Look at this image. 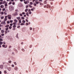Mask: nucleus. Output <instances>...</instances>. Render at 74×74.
I'll use <instances>...</instances> for the list:
<instances>
[{
    "label": "nucleus",
    "instance_id": "nucleus-40",
    "mask_svg": "<svg viewBox=\"0 0 74 74\" xmlns=\"http://www.w3.org/2000/svg\"><path fill=\"white\" fill-rule=\"evenodd\" d=\"M22 14H23V15H24V14H25V13L24 12H23L22 13Z\"/></svg>",
    "mask_w": 74,
    "mask_h": 74
},
{
    "label": "nucleus",
    "instance_id": "nucleus-57",
    "mask_svg": "<svg viewBox=\"0 0 74 74\" xmlns=\"http://www.w3.org/2000/svg\"><path fill=\"white\" fill-rule=\"evenodd\" d=\"M34 6H36V5H37V4H36V3H34Z\"/></svg>",
    "mask_w": 74,
    "mask_h": 74
},
{
    "label": "nucleus",
    "instance_id": "nucleus-53",
    "mask_svg": "<svg viewBox=\"0 0 74 74\" xmlns=\"http://www.w3.org/2000/svg\"><path fill=\"white\" fill-rule=\"evenodd\" d=\"M29 14H32V12H29Z\"/></svg>",
    "mask_w": 74,
    "mask_h": 74
},
{
    "label": "nucleus",
    "instance_id": "nucleus-25",
    "mask_svg": "<svg viewBox=\"0 0 74 74\" xmlns=\"http://www.w3.org/2000/svg\"><path fill=\"white\" fill-rule=\"evenodd\" d=\"M3 4H5L6 3V2H5V1H4L3 2Z\"/></svg>",
    "mask_w": 74,
    "mask_h": 74
},
{
    "label": "nucleus",
    "instance_id": "nucleus-41",
    "mask_svg": "<svg viewBox=\"0 0 74 74\" xmlns=\"http://www.w3.org/2000/svg\"><path fill=\"white\" fill-rule=\"evenodd\" d=\"M24 3H25V4H27V2L26 1H24Z\"/></svg>",
    "mask_w": 74,
    "mask_h": 74
},
{
    "label": "nucleus",
    "instance_id": "nucleus-37",
    "mask_svg": "<svg viewBox=\"0 0 74 74\" xmlns=\"http://www.w3.org/2000/svg\"><path fill=\"white\" fill-rule=\"evenodd\" d=\"M29 7V6H28V5H27L26 6V8H28V7Z\"/></svg>",
    "mask_w": 74,
    "mask_h": 74
},
{
    "label": "nucleus",
    "instance_id": "nucleus-11",
    "mask_svg": "<svg viewBox=\"0 0 74 74\" xmlns=\"http://www.w3.org/2000/svg\"><path fill=\"white\" fill-rule=\"evenodd\" d=\"M29 30L31 31H32V30H33V28L32 27H29Z\"/></svg>",
    "mask_w": 74,
    "mask_h": 74
},
{
    "label": "nucleus",
    "instance_id": "nucleus-34",
    "mask_svg": "<svg viewBox=\"0 0 74 74\" xmlns=\"http://www.w3.org/2000/svg\"><path fill=\"white\" fill-rule=\"evenodd\" d=\"M16 25H14L13 26V27H14V28H15V27H16Z\"/></svg>",
    "mask_w": 74,
    "mask_h": 74
},
{
    "label": "nucleus",
    "instance_id": "nucleus-24",
    "mask_svg": "<svg viewBox=\"0 0 74 74\" xmlns=\"http://www.w3.org/2000/svg\"><path fill=\"white\" fill-rule=\"evenodd\" d=\"M9 27V25H7L5 26V27Z\"/></svg>",
    "mask_w": 74,
    "mask_h": 74
},
{
    "label": "nucleus",
    "instance_id": "nucleus-52",
    "mask_svg": "<svg viewBox=\"0 0 74 74\" xmlns=\"http://www.w3.org/2000/svg\"><path fill=\"white\" fill-rule=\"evenodd\" d=\"M5 5V7H6V6H7V3H6Z\"/></svg>",
    "mask_w": 74,
    "mask_h": 74
},
{
    "label": "nucleus",
    "instance_id": "nucleus-27",
    "mask_svg": "<svg viewBox=\"0 0 74 74\" xmlns=\"http://www.w3.org/2000/svg\"><path fill=\"white\" fill-rule=\"evenodd\" d=\"M3 40L2 38H0V41H3Z\"/></svg>",
    "mask_w": 74,
    "mask_h": 74
},
{
    "label": "nucleus",
    "instance_id": "nucleus-21",
    "mask_svg": "<svg viewBox=\"0 0 74 74\" xmlns=\"http://www.w3.org/2000/svg\"><path fill=\"white\" fill-rule=\"evenodd\" d=\"M26 14L27 16H29V13H28V12H27L26 13Z\"/></svg>",
    "mask_w": 74,
    "mask_h": 74
},
{
    "label": "nucleus",
    "instance_id": "nucleus-61",
    "mask_svg": "<svg viewBox=\"0 0 74 74\" xmlns=\"http://www.w3.org/2000/svg\"><path fill=\"white\" fill-rule=\"evenodd\" d=\"M5 21H7V18H5Z\"/></svg>",
    "mask_w": 74,
    "mask_h": 74
},
{
    "label": "nucleus",
    "instance_id": "nucleus-28",
    "mask_svg": "<svg viewBox=\"0 0 74 74\" xmlns=\"http://www.w3.org/2000/svg\"><path fill=\"white\" fill-rule=\"evenodd\" d=\"M29 4L30 5H32L33 4V2H30Z\"/></svg>",
    "mask_w": 74,
    "mask_h": 74
},
{
    "label": "nucleus",
    "instance_id": "nucleus-49",
    "mask_svg": "<svg viewBox=\"0 0 74 74\" xmlns=\"http://www.w3.org/2000/svg\"><path fill=\"white\" fill-rule=\"evenodd\" d=\"M29 7L30 8H32V6L31 5H29Z\"/></svg>",
    "mask_w": 74,
    "mask_h": 74
},
{
    "label": "nucleus",
    "instance_id": "nucleus-47",
    "mask_svg": "<svg viewBox=\"0 0 74 74\" xmlns=\"http://www.w3.org/2000/svg\"><path fill=\"white\" fill-rule=\"evenodd\" d=\"M26 21L27 22H29V21L27 19H26Z\"/></svg>",
    "mask_w": 74,
    "mask_h": 74
},
{
    "label": "nucleus",
    "instance_id": "nucleus-36",
    "mask_svg": "<svg viewBox=\"0 0 74 74\" xmlns=\"http://www.w3.org/2000/svg\"><path fill=\"white\" fill-rule=\"evenodd\" d=\"M1 36H4V34H1Z\"/></svg>",
    "mask_w": 74,
    "mask_h": 74
},
{
    "label": "nucleus",
    "instance_id": "nucleus-46",
    "mask_svg": "<svg viewBox=\"0 0 74 74\" xmlns=\"http://www.w3.org/2000/svg\"><path fill=\"white\" fill-rule=\"evenodd\" d=\"M8 62L9 63H11V60L9 61Z\"/></svg>",
    "mask_w": 74,
    "mask_h": 74
},
{
    "label": "nucleus",
    "instance_id": "nucleus-15",
    "mask_svg": "<svg viewBox=\"0 0 74 74\" xmlns=\"http://www.w3.org/2000/svg\"><path fill=\"white\" fill-rule=\"evenodd\" d=\"M21 19H22L23 20H24L25 19V17H24L23 16H22L21 17Z\"/></svg>",
    "mask_w": 74,
    "mask_h": 74
},
{
    "label": "nucleus",
    "instance_id": "nucleus-23",
    "mask_svg": "<svg viewBox=\"0 0 74 74\" xmlns=\"http://www.w3.org/2000/svg\"><path fill=\"white\" fill-rule=\"evenodd\" d=\"M8 18L9 19H11V16H9L8 17Z\"/></svg>",
    "mask_w": 74,
    "mask_h": 74
},
{
    "label": "nucleus",
    "instance_id": "nucleus-51",
    "mask_svg": "<svg viewBox=\"0 0 74 74\" xmlns=\"http://www.w3.org/2000/svg\"><path fill=\"white\" fill-rule=\"evenodd\" d=\"M31 10L32 11H34V10L32 8L31 9Z\"/></svg>",
    "mask_w": 74,
    "mask_h": 74
},
{
    "label": "nucleus",
    "instance_id": "nucleus-22",
    "mask_svg": "<svg viewBox=\"0 0 74 74\" xmlns=\"http://www.w3.org/2000/svg\"><path fill=\"white\" fill-rule=\"evenodd\" d=\"M27 11H28V9H26L25 10V12H27Z\"/></svg>",
    "mask_w": 74,
    "mask_h": 74
},
{
    "label": "nucleus",
    "instance_id": "nucleus-10",
    "mask_svg": "<svg viewBox=\"0 0 74 74\" xmlns=\"http://www.w3.org/2000/svg\"><path fill=\"white\" fill-rule=\"evenodd\" d=\"M4 32H5L4 30H1V33H4Z\"/></svg>",
    "mask_w": 74,
    "mask_h": 74
},
{
    "label": "nucleus",
    "instance_id": "nucleus-26",
    "mask_svg": "<svg viewBox=\"0 0 74 74\" xmlns=\"http://www.w3.org/2000/svg\"><path fill=\"white\" fill-rule=\"evenodd\" d=\"M11 66H12V67H13V68H14V64H12V65H11Z\"/></svg>",
    "mask_w": 74,
    "mask_h": 74
},
{
    "label": "nucleus",
    "instance_id": "nucleus-6",
    "mask_svg": "<svg viewBox=\"0 0 74 74\" xmlns=\"http://www.w3.org/2000/svg\"><path fill=\"white\" fill-rule=\"evenodd\" d=\"M14 23H17L18 22V20H16V19H15L14 20Z\"/></svg>",
    "mask_w": 74,
    "mask_h": 74
},
{
    "label": "nucleus",
    "instance_id": "nucleus-9",
    "mask_svg": "<svg viewBox=\"0 0 74 74\" xmlns=\"http://www.w3.org/2000/svg\"><path fill=\"white\" fill-rule=\"evenodd\" d=\"M16 37L17 39H19V37H18V34H17Z\"/></svg>",
    "mask_w": 74,
    "mask_h": 74
},
{
    "label": "nucleus",
    "instance_id": "nucleus-48",
    "mask_svg": "<svg viewBox=\"0 0 74 74\" xmlns=\"http://www.w3.org/2000/svg\"><path fill=\"white\" fill-rule=\"evenodd\" d=\"M12 22H13V21L12 20L10 21V23H12Z\"/></svg>",
    "mask_w": 74,
    "mask_h": 74
},
{
    "label": "nucleus",
    "instance_id": "nucleus-39",
    "mask_svg": "<svg viewBox=\"0 0 74 74\" xmlns=\"http://www.w3.org/2000/svg\"><path fill=\"white\" fill-rule=\"evenodd\" d=\"M3 18H4V16H3L1 17V19H3Z\"/></svg>",
    "mask_w": 74,
    "mask_h": 74
},
{
    "label": "nucleus",
    "instance_id": "nucleus-38",
    "mask_svg": "<svg viewBox=\"0 0 74 74\" xmlns=\"http://www.w3.org/2000/svg\"><path fill=\"white\" fill-rule=\"evenodd\" d=\"M12 4V2H10L8 4Z\"/></svg>",
    "mask_w": 74,
    "mask_h": 74
},
{
    "label": "nucleus",
    "instance_id": "nucleus-3",
    "mask_svg": "<svg viewBox=\"0 0 74 74\" xmlns=\"http://www.w3.org/2000/svg\"><path fill=\"white\" fill-rule=\"evenodd\" d=\"M0 69H3V65H0Z\"/></svg>",
    "mask_w": 74,
    "mask_h": 74
},
{
    "label": "nucleus",
    "instance_id": "nucleus-19",
    "mask_svg": "<svg viewBox=\"0 0 74 74\" xmlns=\"http://www.w3.org/2000/svg\"><path fill=\"white\" fill-rule=\"evenodd\" d=\"M49 8H50V5H47V8H49Z\"/></svg>",
    "mask_w": 74,
    "mask_h": 74
},
{
    "label": "nucleus",
    "instance_id": "nucleus-58",
    "mask_svg": "<svg viewBox=\"0 0 74 74\" xmlns=\"http://www.w3.org/2000/svg\"><path fill=\"white\" fill-rule=\"evenodd\" d=\"M10 23V21H7V23L8 24Z\"/></svg>",
    "mask_w": 74,
    "mask_h": 74
},
{
    "label": "nucleus",
    "instance_id": "nucleus-13",
    "mask_svg": "<svg viewBox=\"0 0 74 74\" xmlns=\"http://www.w3.org/2000/svg\"><path fill=\"white\" fill-rule=\"evenodd\" d=\"M35 3L36 4H39V2L37 1H36Z\"/></svg>",
    "mask_w": 74,
    "mask_h": 74
},
{
    "label": "nucleus",
    "instance_id": "nucleus-33",
    "mask_svg": "<svg viewBox=\"0 0 74 74\" xmlns=\"http://www.w3.org/2000/svg\"><path fill=\"white\" fill-rule=\"evenodd\" d=\"M26 26H28V25H29V24H28V23H26Z\"/></svg>",
    "mask_w": 74,
    "mask_h": 74
},
{
    "label": "nucleus",
    "instance_id": "nucleus-43",
    "mask_svg": "<svg viewBox=\"0 0 74 74\" xmlns=\"http://www.w3.org/2000/svg\"><path fill=\"white\" fill-rule=\"evenodd\" d=\"M19 15H20V16H23L22 14H19Z\"/></svg>",
    "mask_w": 74,
    "mask_h": 74
},
{
    "label": "nucleus",
    "instance_id": "nucleus-60",
    "mask_svg": "<svg viewBox=\"0 0 74 74\" xmlns=\"http://www.w3.org/2000/svg\"><path fill=\"white\" fill-rule=\"evenodd\" d=\"M40 5H42V3H40Z\"/></svg>",
    "mask_w": 74,
    "mask_h": 74
},
{
    "label": "nucleus",
    "instance_id": "nucleus-16",
    "mask_svg": "<svg viewBox=\"0 0 74 74\" xmlns=\"http://www.w3.org/2000/svg\"><path fill=\"white\" fill-rule=\"evenodd\" d=\"M26 22V21H25L24 20H22V23H25Z\"/></svg>",
    "mask_w": 74,
    "mask_h": 74
},
{
    "label": "nucleus",
    "instance_id": "nucleus-12",
    "mask_svg": "<svg viewBox=\"0 0 74 74\" xmlns=\"http://www.w3.org/2000/svg\"><path fill=\"white\" fill-rule=\"evenodd\" d=\"M3 44V42L0 41V45H2Z\"/></svg>",
    "mask_w": 74,
    "mask_h": 74
},
{
    "label": "nucleus",
    "instance_id": "nucleus-17",
    "mask_svg": "<svg viewBox=\"0 0 74 74\" xmlns=\"http://www.w3.org/2000/svg\"><path fill=\"white\" fill-rule=\"evenodd\" d=\"M2 47L3 48H5V45H2Z\"/></svg>",
    "mask_w": 74,
    "mask_h": 74
},
{
    "label": "nucleus",
    "instance_id": "nucleus-20",
    "mask_svg": "<svg viewBox=\"0 0 74 74\" xmlns=\"http://www.w3.org/2000/svg\"><path fill=\"white\" fill-rule=\"evenodd\" d=\"M1 8H4V6L3 5H1L0 6Z\"/></svg>",
    "mask_w": 74,
    "mask_h": 74
},
{
    "label": "nucleus",
    "instance_id": "nucleus-4",
    "mask_svg": "<svg viewBox=\"0 0 74 74\" xmlns=\"http://www.w3.org/2000/svg\"><path fill=\"white\" fill-rule=\"evenodd\" d=\"M13 15L14 16H16V15H18V13L16 12L15 13H13Z\"/></svg>",
    "mask_w": 74,
    "mask_h": 74
},
{
    "label": "nucleus",
    "instance_id": "nucleus-31",
    "mask_svg": "<svg viewBox=\"0 0 74 74\" xmlns=\"http://www.w3.org/2000/svg\"><path fill=\"white\" fill-rule=\"evenodd\" d=\"M5 8H3V9L2 11H5Z\"/></svg>",
    "mask_w": 74,
    "mask_h": 74
},
{
    "label": "nucleus",
    "instance_id": "nucleus-14",
    "mask_svg": "<svg viewBox=\"0 0 74 74\" xmlns=\"http://www.w3.org/2000/svg\"><path fill=\"white\" fill-rule=\"evenodd\" d=\"M18 21H19V22H18L19 23H21L22 21H21V19L19 20Z\"/></svg>",
    "mask_w": 74,
    "mask_h": 74
},
{
    "label": "nucleus",
    "instance_id": "nucleus-7",
    "mask_svg": "<svg viewBox=\"0 0 74 74\" xmlns=\"http://www.w3.org/2000/svg\"><path fill=\"white\" fill-rule=\"evenodd\" d=\"M14 70H16H16H18V67H15L14 68Z\"/></svg>",
    "mask_w": 74,
    "mask_h": 74
},
{
    "label": "nucleus",
    "instance_id": "nucleus-59",
    "mask_svg": "<svg viewBox=\"0 0 74 74\" xmlns=\"http://www.w3.org/2000/svg\"><path fill=\"white\" fill-rule=\"evenodd\" d=\"M12 23H11L10 24V26H12Z\"/></svg>",
    "mask_w": 74,
    "mask_h": 74
},
{
    "label": "nucleus",
    "instance_id": "nucleus-2",
    "mask_svg": "<svg viewBox=\"0 0 74 74\" xmlns=\"http://www.w3.org/2000/svg\"><path fill=\"white\" fill-rule=\"evenodd\" d=\"M7 69H8V70L9 71H10L11 70V68L10 67L7 68Z\"/></svg>",
    "mask_w": 74,
    "mask_h": 74
},
{
    "label": "nucleus",
    "instance_id": "nucleus-30",
    "mask_svg": "<svg viewBox=\"0 0 74 74\" xmlns=\"http://www.w3.org/2000/svg\"><path fill=\"white\" fill-rule=\"evenodd\" d=\"M13 25H16L17 24L16 23L14 22V23H13Z\"/></svg>",
    "mask_w": 74,
    "mask_h": 74
},
{
    "label": "nucleus",
    "instance_id": "nucleus-8",
    "mask_svg": "<svg viewBox=\"0 0 74 74\" xmlns=\"http://www.w3.org/2000/svg\"><path fill=\"white\" fill-rule=\"evenodd\" d=\"M4 74H7V71L5 70L4 71Z\"/></svg>",
    "mask_w": 74,
    "mask_h": 74
},
{
    "label": "nucleus",
    "instance_id": "nucleus-54",
    "mask_svg": "<svg viewBox=\"0 0 74 74\" xmlns=\"http://www.w3.org/2000/svg\"><path fill=\"white\" fill-rule=\"evenodd\" d=\"M3 44H6L5 42H3Z\"/></svg>",
    "mask_w": 74,
    "mask_h": 74
},
{
    "label": "nucleus",
    "instance_id": "nucleus-5",
    "mask_svg": "<svg viewBox=\"0 0 74 74\" xmlns=\"http://www.w3.org/2000/svg\"><path fill=\"white\" fill-rule=\"evenodd\" d=\"M6 24V23L5 22H2L1 23V24H2V25H5Z\"/></svg>",
    "mask_w": 74,
    "mask_h": 74
},
{
    "label": "nucleus",
    "instance_id": "nucleus-18",
    "mask_svg": "<svg viewBox=\"0 0 74 74\" xmlns=\"http://www.w3.org/2000/svg\"><path fill=\"white\" fill-rule=\"evenodd\" d=\"M16 18L18 20L20 19H21V17H16Z\"/></svg>",
    "mask_w": 74,
    "mask_h": 74
},
{
    "label": "nucleus",
    "instance_id": "nucleus-1",
    "mask_svg": "<svg viewBox=\"0 0 74 74\" xmlns=\"http://www.w3.org/2000/svg\"><path fill=\"white\" fill-rule=\"evenodd\" d=\"M9 10L10 11H12V10H14V7L12 6H10L9 7Z\"/></svg>",
    "mask_w": 74,
    "mask_h": 74
},
{
    "label": "nucleus",
    "instance_id": "nucleus-62",
    "mask_svg": "<svg viewBox=\"0 0 74 74\" xmlns=\"http://www.w3.org/2000/svg\"><path fill=\"white\" fill-rule=\"evenodd\" d=\"M26 15H24V17H26Z\"/></svg>",
    "mask_w": 74,
    "mask_h": 74
},
{
    "label": "nucleus",
    "instance_id": "nucleus-45",
    "mask_svg": "<svg viewBox=\"0 0 74 74\" xmlns=\"http://www.w3.org/2000/svg\"><path fill=\"white\" fill-rule=\"evenodd\" d=\"M1 15H3V14H4V12H1Z\"/></svg>",
    "mask_w": 74,
    "mask_h": 74
},
{
    "label": "nucleus",
    "instance_id": "nucleus-35",
    "mask_svg": "<svg viewBox=\"0 0 74 74\" xmlns=\"http://www.w3.org/2000/svg\"><path fill=\"white\" fill-rule=\"evenodd\" d=\"M6 30H8V28L7 27L5 29Z\"/></svg>",
    "mask_w": 74,
    "mask_h": 74
},
{
    "label": "nucleus",
    "instance_id": "nucleus-55",
    "mask_svg": "<svg viewBox=\"0 0 74 74\" xmlns=\"http://www.w3.org/2000/svg\"><path fill=\"white\" fill-rule=\"evenodd\" d=\"M26 2H27V3H29V1L28 0H27L26 1Z\"/></svg>",
    "mask_w": 74,
    "mask_h": 74
},
{
    "label": "nucleus",
    "instance_id": "nucleus-56",
    "mask_svg": "<svg viewBox=\"0 0 74 74\" xmlns=\"http://www.w3.org/2000/svg\"><path fill=\"white\" fill-rule=\"evenodd\" d=\"M28 12H31L30 9H29L28 10Z\"/></svg>",
    "mask_w": 74,
    "mask_h": 74
},
{
    "label": "nucleus",
    "instance_id": "nucleus-32",
    "mask_svg": "<svg viewBox=\"0 0 74 74\" xmlns=\"http://www.w3.org/2000/svg\"><path fill=\"white\" fill-rule=\"evenodd\" d=\"M21 26H23V25H24V24L23 23H21Z\"/></svg>",
    "mask_w": 74,
    "mask_h": 74
},
{
    "label": "nucleus",
    "instance_id": "nucleus-42",
    "mask_svg": "<svg viewBox=\"0 0 74 74\" xmlns=\"http://www.w3.org/2000/svg\"><path fill=\"white\" fill-rule=\"evenodd\" d=\"M9 28L10 29H11V28H12V27L11 26L9 27Z\"/></svg>",
    "mask_w": 74,
    "mask_h": 74
},
{
    "label": "nucleus",
    "instance_id": "nucleus-64",
    "mask_svg": "<svg viewBox=\"0 0 74 74\" xmlns=\"http://www.w3.org/2000/svg\"><path fill=\"white\" fill-rule=\"evenodd\" d=\"M2 73V72H1V71H0V74H1Z\"/></svg>",
    "mask_w": 74,
    "mask_h": 74
},
{
    "label": "nucleus",
    "instance_id": "nucleus-29",
    "mask_svg": "<svg viewBox=\"0 0 74 74\" xmlns=\"http://www.w3.org/2000/svg\"><path fill=\"white\" fill-rule=\"evenodd\" d=\"M14 64L15 65H17V64L16 63V62H14Z\"/></svg>",
    "mask_w": 74,
    "mask_h": 74
},
{
    "label": "nucleus",
    "instance_id": "nucleus-63",
    "mask_svg": "<svg viewBox=\"0 0 74 74\" xmlns=\"http://www.w3.org/2000/svg\"><path fill=\"white\" fill-rule=\"evenodd\" d=\"M2 4V2H0V5H1V4Z\"/></svg>",
    "mask_w": 74,
    "mask_h": 74
},
{
    "label": "nucleus",
    "instance_id": "nucleus-44",
    "mask_svg": "<svg viewBox=\"0 0 74 74\" xmlns=\"http://www.w3.org/2000/svg\"><path fill=\"white\" fill-rule=\"evenodd\" d=\"M17 28H18V29H19L20 28V26H17Z\"/></svg>",
    "mask_w": 74,
    "mask_h": 74
},
{
    "label": "nucleus",
    "instance_id": "nucleus-50",
    "mask_svg": "<svg viewBox=\"0 0 74 74\" xmlns=\"http://www.w3.org/2000/svg\"><path fill=\"white\" fill-rule=\"evenodd\" d=\"M12 4L13 5H15V2H13L12 3Z\"/></svg>",
    "mask_w": 74,
    "mask_h": 74
}]
</instances>
